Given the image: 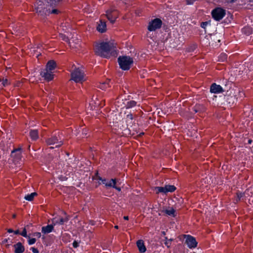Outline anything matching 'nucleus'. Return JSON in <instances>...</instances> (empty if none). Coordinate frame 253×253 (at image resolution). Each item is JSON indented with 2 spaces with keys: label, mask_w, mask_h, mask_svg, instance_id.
<instances>
[{
  "label": "nucleus",
  "mask_w": 253,
  "mask_h": 253,
  "mask_svg": "<svg viewBox=\"0 0 253 253\" xmlns=\"http://www.w3.org/2000/svg\"><path fill=\"white\" fill-rule=\"evenodd\" d=\"M96 54L104 58H109L111 56L115 57L117 52L115 44L111 42H102L96 43L94 47Z\"/></svg>",
  "instance_id": "obj_1"
},
{
  "label": "nucleus",
  "mask_w": 253,
  "mask_h": 253,
  "mask_svg": "<svg viewBox=\"0 0 253 253\" xmlns=\"http://www.w3.org/2000/svg\"><path fill=\"white\" fill-rule=\"evenodd\" d=\"M45 0H37L35 4V9L38 14L43 17L48 15L50 13L51 8L49 7V5L44 3Z\"/></svg>",
  "instance_id": "obj_2"
},
{
  "label": "nucleus",
  "mask_w": 253,
  "mask_h": 253,
  "mask_svg": "<svg viewBox=\"0 0 253 253\" xmlns=\"http://www.w3.org/2000/svg\"><path fill=\"white\" fill-rule=\"evenodd\" d=\"M71 80L74 81L76 83H82L85 81L84 73L79 68H75L71 74Z\"/></svg>",
  "instance_id": "obj_3"
},
{
  "label": "nucleus",
  "mask_w": 253,
  "mask_h": 253,
  "mask_svg": "<svg viewBox=\"0 0 253 253\" xmlns=\"http://www.w3.org/2000/svg\"><path fill=\"white\" fill-rule=\"evenodd\" d=\"M118 62L123 70H126L130 68V65L132 63L133 60L129 57L123 56L119 57Z\"/></svg>",
  "instance_id": "obj_4"
},
{
  "label": "nucleus",
  "mask_w": 253,
  "mask_h": 253,
  "mask_svg": "<svg viewBox=\"0 0 253 253\" xmlns=\"http://www.w3.org/2000/svg\"><path fill=\"white\" fill-rule=\"evenodd\" d=\"M106 16L112 24L114 23L116 19L118 17L119 14L117 10L109 9L106 12Z\"/></svg>",
  "instance_id": "obj_5"
},
{
  "label": "nucleus",
  "mask_w": 253,
  "mask_h": 253,
  "mask_svg": "<svg viewBox=\"0 0 253 253\" xmlns=\"http://www.w3.org/2000/svg\"><path fill=\"white\" fill-rule=\"evenodd\" d=\"M162 22L161 19L158 18L154 19L149 22L148 29L150 31H155L156 29L161 27Z\"/></svg>",
  "instance_id": "obj_6"
},
{
  "label": "nucleus",
  "mask_w": 253,
  "mask_h": 253,
  "mask_svg": "<svg viewBox=\"0 0 253 253\" xmlns=\"http://www.w3.org/2000/svg\"><path fill=\"white\" fill-rule=\"evenodd\" d=\"M212 16L216 21L221 20L225 14V11L221 8H216L212 11Z\"/></svg>",
  "instance_id": "obj_7"
},
{
  "label": "nucleus",
  "mask_w": 253,
  "mask_h": 253,
  "mask_svg": "<svg viewBox=\"0 0 253 253\" xmlns=\"http://www.w3.org/2000/svg\"><path fill=\"white\" fill-rule=\"evenodd\" d=\"M185 236L186 237L185 243L189 248H194L197 247V242L195 238L190 235H185Z\"/></svg>",
  "instance_id": "obj_8"
},
{
  "label": "nucleus",
  "mask_w": 253,
  "mask_h": 253,
  "mask_svg": "<svg viewBox=\"0 0 253 253\" xmlns=\"http://www.w3.org/2000/svg\"><path fill=\"white\" fill-rule=\"evenodd\" d=\"M21 148H19L13 150L11 152V156L13 158L14 162H18L21 158Z\"/></svg>",
  "instance_id": "obj_9"
},
{
  "label": "nucleus",
  "mask_w": 253,
  "mask_h": 253,
  "mask_svg": "<svg viewBox=\"0 0 253 253\" xmlns=\"http://www.w3.org/2000/svg\"><path fill=\"white\" fill-rule=\"evenodd\" d=\"M46 143L48 145H54L57 144L55 147H59L63 144L62 141H58V139L56 136H53L51 138H48L46 140Z\"/></svg>",
  "instance_id": "obj_10"
},
{
  "label": "nucleus",
  "mask_w": 253,
  "mask_h": 253,
  "mask_svg": "<svg viewBox=\"0 0 253 253\" xmlns=\"http://www.w3.org/2000/svg\"><path fill=\"white\" fill-rule=\"evenodd\" d=\"M41 75L48 81L52 80L53 78V75L52 74V72L46 70L41 72Z\"/></svg>",
  "instance_id": "obj_11"
},
{
  "label": "nucleus",
  "mask_w": 253,
  "mask_h": 253,
  "mask_svg": "<svg viewBox=\"0 0 253 253\" xmlns=\"http://www.w3.org/2000/svg\"><path fill=\"white\" fill-rule=\"evenodd\" d=\"M70 219V216L69 215H66V216L65 217V218H60L59 220H56V218H53L52 219V222L53 225H55L57 224H60V225H63L64 224V222L68 221Z\"/></svg>",
  "instance_id": "obj_12"
},
{
  "label": "nucleus",
  "mask_w": 253,
  "mask_h": 253,
  "mask_svg": "<svg viewBox=\"0 0 253 253\" xmlns=\"http://www.w3.org/2000/svg\"><path fill=\"white\" fill-rule=\"evenodd\" d=\"M15 250V253H23L25 251V248L22 245V243L18 242L13 246Z\"/></svg>",
  "instance_id": "obj_13"
},
{
  "label": "nucleus",
  "mask_w": 253,
  "mask_h": 253,
  "mask_svg": "<svg viewBox=\"0 0 253 253\" xmlns=\"http://www.w3.org/2000/svg\"><path fill=\"white\" fill-rule=\"evenodd\" d=\"M211 91L213 93H219L223 91L222 88L219 85H217L215 83L212 84L211 87Z\"/></svg>",
  "instance_id": "obj_14"
},
{
  "label": "nucleus",
  "mask_w": 253,
  "mask_h": 253,
  "mask_svg": "<svg viewBox=\"0 0 253 253\" xmlns=\"http://www.w3.org/2000/svg\"><path fill=\"white\" fill-rule=\"evenodd\" d=\"M97 30L101 33L105 32L106 30V22L102 20H100L97 27Z\"/></svg>",
  "instance_id": "obj_15"
},
{
  "label": "nucleus",
  "mask_w": 253,
  "mask_h": 253,
  "mask_svg": "<svg viewBox=\"0 0 253 253\" xmlns=\"http://www.w3.org/2000/svg\"><path fill=\"white\" fill-rule=\"evenodd\" d=\"M136 244H137V246L138 248L139 251L141 253H143L146 252V247L144 245V242L142 240H138Z\"/></svg>",
  "instance_id": "obj_16"
},
{
  "label": "nucleus",
  "mask_w": 253,
  "mask_h": 253,
  "mask_svg": "<svg viewBox=\"0 0 253 253\" xmlns=\"http://www.w3.org/2000/svg\"><path fill=\"white\" fill-rule=\"evenodd\" d=\"M54 225L53 223L51 225H48L46 226L42 227V231L44 234H47L50 233L54 229Z\"/></svg>",
  "instance_id": "obj_17"
},
{
  "label": "nucleus",
  "mask_w": 253,
  "mask_h": 253,
  "mask_svg": "<svg viewBox=\"0 0 253 253\" xmlns=\"http://www.w3.org/2000/svg\"><path fill=\"white\" fill-rule=\"evenodd\" d=\"M116 179H111L109 182L106 183V186L109 187H113V188L116 189L118 191H121V188L119 187H117L116 185Z\"/></svg>",
  "instance_id": "obj_18"
},
{
  "label": "nucleus",
  "mask_w": 253,
  "mask_h": 253,
  "mask_svg": "<svg viewBox=\"0 0 253 253\" xmlns=\"http://www.w3.org/2000/svg\"><path fill=\"white\" fill-rule=\"evenodd\" d=\"M56 67V63L53 60L49 61L46 64V70L52 71Z\"/></svg>",
  "instance_id": "obj_19"
},
{
  "label": "nucleus",
  "mask_w": 253,
  "mask_h": 253,
  "mask_svg": "<svg viewBox=\"0 0 253 253\" xmlns=\"http://www.w3.org/2000/svg\"><path fill=\"white\" fill-rule=\"evenodd\" d=\"M206 110L205 107L201 104H197L194 107V111L195 113H201L204 112Z\"/></svg>",
  "instance_id": "obj_20"
},
{
  "label": "nucleus",
  "mask_w": 253,
  "mask_h": 253,
  "mask_svg": "<svg viewBox=\"0 0 253 253\" xmlns=\"http://www.w3.org/2000/svg\"><path fill=\"white\" fill-rule=\"evenodd\" d=\"M30 136L33 140H36L38 138V132L37 130H32L30 133Z\"/></svg>",
  "instance_id": "obj_21"
},
{
  "label": "nucleus",
  "mask_w": 253,
  "mask_h": 253,
  "mask_svg": "<svg viewBox=\"0 0 253 253\" xmlns=\"http://www.w3.org/2000/svg\"><path fill=\"white\" fill-rule=\"evenodd\" d=\"M60 1V0H49L48 2H47V4H49V7L53 8V7H55V6Z\"/></svg>",
  "instance_id": "obj_22"
},
{
  "label": "nucleus",
  "mask_w": 253,
  "mask_h": 253,
  "mask_svg": "<svg viewBox=\"0 0 253 253\" xmlns=\"http://www.w3.org/2000/svg\"><path fill=\"white\" fill-rule=\"evenodd\" d=\"M166 192H172L176 189V187L174 185H167L165 186Z\"/></svg>",
  "instance_id": "obj_23"
},
{
  "label": "nucleus",
  "mask_w": 253,
  "mask_h": 253,
  "mask_svg": "<svg viewBox=\"0 0 253 253\" xmlns=\"http://www.w3.org/2000/svg\"><path fill=\"white\" fill-rule=\"evenodd\" d=\"M37 195V193L36 192H34L31 193V194L27 195L25 196V199L28 201H33L34 197Z\"/></svg>",
  "instance_id": "obj_24"
},
{
  "label": "nucleus",
  "mask_w": 253,
  "mask_h": 253,
  "mask_svg": "<svg viewBox=\"0 0 253 253\" xmlns=\"http://www.w3.org/2000/svg\"><path fill=\"white\" fill-rule=\"evenodd\" d=\"M162 212L166 213L167 214H168L169 215H171L173 216H175V215H174L175 211L173 209H171L169 210H163L162 211Z\"/></svg>",
  "instance_id": "obj_25"
},
{
  "label": "nucleus",
  "mask_w": 253,
  "mask_h": 253,
  "mask_svg": "<svg viewBox=\"0 0 253 253\" xmlns=\"http://www.w3.org/2000/svg\"><path fill=\"white\" fill-rule=\"evenodd\" d=\"M133 115L131 114H128L126 117V122L130 125L132 124Z\"/></svg>",
  "instance_id": "obj_26"
},
{
  "label": "nucleus",
  "mask_w": 253,
  "mask_h": 253,
  "mask_svg": "<svg viewBox=\"0 0 253 253\" xmlns=\"http://www.w3.org/2000/svg\"><path fill=\"white\" fill-rule=\"evenodd\" d=\"M156 189L158 190L157 193H166L165 186V187H156Z\"/></svg>",
  "instance_id": "obj_27"
},
{
  "label": "nucleus",
  "mask_w": 253,
  "mask_h": 253,
  "mask_svg": "<svg viewBox=\"0 0 253 253\" xmlns=\"http://www.w3.org/2000/svg\"><path fill=\"white\" fill-rule=\"evenodd\" d=\"M136 103L134 101H130L127 102V104L126 106V108H129L133 106H134L136 105Z\"/></svg>",
  "instance_id": "obj_28"
},
{
  "label": "nucleus",
  "mask_w": 253,
  "mask_h": 253,
  "mask_svg": "<svg viewBox=\"0 0 253 253\" xmlns=\"http://www.w3.org/2000/svg\"><path fill=\"white\" fill-rule=\"evenodd\" d=\"M243 32L246 35H250L252 33V30L249 27H246L243 29Z\"/></svg>",
  "instance_id": "obj_29"
},
{
  "label": "nucleus",
  "mask_w": 253,
  "mask_h": 253,
  "mask_svg": "<svg viewBox=\"0 0 253 253\" xmlns=\"http://www.w3.org/2000/svg\"><path fill=\"white\" fill-rule=\"evenodd\" d=\"M250 193H252V192L251 191H250V189H248L246 190L244 192V196H245V199H246L247 198H248L250 196Z\"/></svg>",
  "instance_id": "obj_30"
},
{
  "label": "nucleus",
  "mask_w": 253,
  "mask_h": 253,
  "mask_svg": "<svg viewBox=\"0 0 253 253\" xmlns=\"http://www.w3.org/2000/svg\"><path fill=\"white\" fill-rule=\"evenodd\" d=\"M219 58H220V60L221 61H224L227 59V55L225 53H221L220 55Z\"/></svg>",
  "instance_id": "obj_31"
},
{
  "label": "nucleus",
  "mask_w": 253,
  "mask_h": 253,
  "mask_svg": "<svg viewBox=\"0 0 253 253\" xmlns=\"http://www.w3.org/2000/svg\"><path fill=\"white\" fill-rule=\"evenodd\" d=\"M1 80L0 79V82H1ZM2 84L3 86H5L9 84L8 81L7 79H2Z\"/></svg>",
  "instance_id": "obj_32"
},
{
  "label": "nucleus",
  "mask_w": 253,
  "mask_h": 253,
  "mask_svg": "<svg viewBox=\"0 0 253 253\" xmlns=\"http://www.w3.org/2000/svg\"><path fill=\"white\" fill-rule=\"evenodd\" d=\"M58 12L59 11L57 9H55V8H54V7H53V8H51V10H50V13L58 14Z\"/></svg>",
  "instance_id": "obj_33"
},
{
  "label": "nucleus",
  "mask_w": 253,
  "mask_h": 253,
  "mask_svg": "<svg viewBox=\"0 0 253 253\" xmlns=\"http://www.w3.org/2000/svg\"><path fill=\"white\" fill-rule=\"evenodd\" d=\"M59 36L62 39V40L66 41V42H68V39L64 35H63L62 34H60L59 35Z\"/></svg>",
  "instance_id": "obj_34"
},
{
  "label": "nucleus",
  "mask_w": 253,
  "mask_h": 253,
  "mask_svg": "<svg viewBox=\"0 0 253 253\" xmlns=\"http://www.w3.org/2000/svg\"><path fill=\"white\" fill-rule=\"evenodd\" d=\"M242 195L239 194V192L237 193V197L236 198V202H238L239 201L241 200Z\"/></svg>",
  "instance_id": "obj_35"
},
{
  "label": "nucleus",
  "mask_w": 253,
  "mask_h": 253,
  "mask_svg": "<svg viewBox=\"0 0 253 253\" xmlns=\"http://www.w3.org/2000/svg\"><path fill=\"white\" fill-rule=\"evenodd\" d=\"M21 235L24 237H27V231L26 228H24L22 232L21 233Z\"/></svg>",
  "instance_id": "obj_36"
},
{
  "label": "nucleus",
  "mask_w": 253,
  "mask_h": 253,
  "mask_svg": "<svg viewBox=\"0 0 253 253\" xmlns=\"http://www.w3.org/2000/svg\"><path fill=\"white\" fill-rule=\"evenodd\" d=\"M36 241V240L35 238H32L30 239L28 242L30 245H32L34 244Z\"/></svg>",
  "instance_id": "obj_37"
},
{
  "label": "nucleus",
  "mask_w": 253,
  "mask_h": 253,
  "mask_svg": "<svg viewBox=\"0 0 253 253\" xmlns=\"http://www.w3.org/2000/svg\"><path fill=\"white\" fill-rule=\"evenodd\" d=\"M209 24L208 22H204L201 23V27L203 28H205L206 26Z\"/></svg>",
  "instance_id": "obj_38"
},
{
  "label": "nucleus",
  "mask_w": 253,
  "mask_h": 253,
  "mask_svg": "<svg viewBox=\"0 0 253 253\" xmlns=\"http://www.w3.org/2000/svg\"><path fill=\"white\" fill-rule=\"evenodd\" d=\"M165 244L166 246H167V247L168 248H169L170 246L171 245V243L169 241H166L165 242Z\"/></svg>",
  "instance_id": "obj_39"
},
{
  "label": "nucleus",
  "mask_w": 253,
  "mask_h": 253,
  "mask_svg": "<svg viewBox=\"0 0 253 253\" xmlns=\"http://www.w3.org/2000/svg\"><path fill=\"white\" fill-rule=\"evenodd\" d=\"M33 235L34 236L37 237L38 238H40L41 236V233H40V232H36V233H34Z\"/></svg>",
  "instance_id": "obj_40"
},
{
  "label": "nucleus",
  "mask_w": 253,
  "mask_h": 253,
  "mask_svg": "<svg viewBox=\"0 0 253 253\" xmlns=\"http://www.w3.org/2000/svg\"><path fill=\"white\" fill-rule=\"evenodd\" d=\"M31 250H32V252L34 253H39V251L36 248H31Z\"/></svg>",
  "instance_id": "obj_41"
},
{
  "label": "nucleus",
  "mask_w": 253,
  "mask_h": 253,
  "mask_svg": "<svg viewBox=\"0 0 253 253\" xmlns=\"http://www.w3.org/2000/svg\"><path fill=\"white\" fill-rule=\"evenodd\" d=\"M106 84H107V83H104L102 84L101 85V86H100V88H101V89H105V88L106 87L105 86V85H106Z\"/></svg>",
  "instance_id": "obj_42"
},
{
  "label": "nucleus",
  "mask_w": 253,
  "mask_h": 253,
  "mask_svg": "<svg viewBox=\"0 0 253 253\" xmlns=\"http://www.w3.org/2000/svg\"><path fill=\"white\" fill-rule=\"evenodd\" d=\"M98 179H99V180H102V183H103L104 184H105V185H106V183H107V182H106V179H102L101 178V177H98Z\"/></svg>",
  "instance_id": "obj_43"
},
{
  "label": "nucleus",
  "mask_w": 253,
  "mask_h": 253,
  "mask_svg": "<svg viewBox=\"0 0 253 253\" xmlns=\"http://www.w3.org/2000/svg\"><path fill=\"white\" fill-rule=\"evenodd\" d=\"M73 246L74 248H77V247H78V242H77L76 241H74V243H73Z\"/></svg>",
  "instance_id": "obj_44"
},
{
  "label": "nucleus",
  "mask_w": 253,
  "mask_h": 253,
  "mask_svg": "<svg viewBox=\"0 0 253 253\" xmlns=\"http://www.w3.org/2000/svg\"><path fill=\"white\" fill-rule=\"evenodd\" d=\"M239 194L242 195L241 199L242 200H244L245 199V196H244V193H240L239 192Z\"/></svg>",
  "instance_id": "obj_45"
},
{
  "label": "nucleus",
  "mask_w": 253,
  "mask_h": 253,
  "mask_svg": "<svg viewBox=\"0 0 253 253\" xmlns=\"http://www.w3.org/2000/svg\"><path fill=\"white\" fill-rule=\"evenodd\" d=\"M7 232L8 233H12V232H14V231L12 229H7Z\"/></svg>",
  "instance_id": "obj_46"
},
{
  "label": "nucleus",
  "mask_w": 253,
  "mask_h": 253,
  "mask_svg": "<svg viewBox=\"0 0 253 253\" xmlns=\"http://www.w3.org/2000/svg\"><path fill=\"white\" fill-rule=\"evenodd\" d=\"M8 242V240L7 239H4L2 242V244H5L6 243H7Z\"/></svg>",
  "instance_id": "obj_47"
},
{
  "label": "nucleus",
  "mask_w": 253,
  "mask_h": 253,
  "mask_svg": "<svg viewBox=\"0 0 253 253\" xmlns=\"http://www.w3.org/2000/svg\"><path fill=\"white\" fill-rule=\"evenodd\" d=\"M15 234H19V231L18 230H17L13 232Z\"/></svg>",
  "instance_id": "obj_48"
},
{
  "label": "nucleus",
  "mask_w": 253,
  "mask_h": 253,
  "mask_svg": "<svg viewBox=\"0 0 253 253\" xmlns=\"http://www.w3.org/2000/svg\"><path fill=\"white\" fill-rule=\"evenodd\" d=\"M124 219L125 220H128V216H125L124 217Z\"/></svg>",
  "instance_id": "obj_49"
},
{
  "label": "nucleus",
  "mask_w": 253,
  "mask_h": 253,
  "mask_svg": "<svg viewBox=\"0 0 253 253\" xmlns=\"http://www.w3.org/2000/svg\"><path fill=\"white\" fill-rule=\"evenodd\" d=\"M179 203H181L183 201V200L181 198H180V199H179Z\"/></svg>",
  "instance_id": "obj_50"
},
{
  "label": "nucleus",
  "mask_w": 253,
  "mask_h": 253,
  "mask_svg": "<svg viewBox=\"0 0 253 253\" xmlns=\"http://www.w3.org/2000/svg\"><path fill=\"white\" fill-rule=\"evenodd\" d=\"M252 141V140L251 139H249V140H248V142H249V143H251Z\"/></svg>",
  "instance_id": "obj_51"
},
{
  "label": "nucleus",
  "mask_w": 253,
  "mask_h": 253,
  "mask_svg": "<svg viewBox=\"0 0 253 253\" xmlns=\"http://www.w3.org/2000/svg\"><path fill=\"white\" fill-rule=\"evenodd\" d=\"M16 214H13V215H12V217L13 218H15L16 217Z\"/></svg>",
  "instance_id": "obj_52"
},
{
  "label": "nucleus",
  "mask_w": 253,
  "mask_h": 253,
  "mask_svg": "<svg viewBox=\"0 0 253 253\" xmlns=\"http://www.w3.org/2000/svg\"><path fill=\"white\" fill-rule=\"evenodd\" d=\"M173 239H169V241L170 243H171V242L172 241H173Z\"/></svg>",
  "instance_id": "obj_53"
},
{
  "label": "nucleus",
  "mask_w": 253,
  "mask_h": 253,
  "mask_svg": "<svg viewBox=\"0 0 253 253\" xmlns=\"http://www.w3.org/2000/svg\"><path fill=\"white\" fill-rule=\"evenodd\" d=\"M63 213L65 215V216H66V215H68L65 211H63Z\"/></svg>",
  "instance_id": "obj_54"
},
{
  "label": "nucleus",
  "mask_w": 253,
  "mask_h": 253,
  "mask_svg": "<svg viewBox=\"0 0 253 253\" xmlns=\"http://www.w3.org/2000/svg\"><path fill=\"white\" fill-rule=\"evenodd\" d=\"M165 241H169V239H168V238H167V237H166L165 238Z\"/></svg>",
  "instance_id": "obj_55"
},
{
  "label": "nucleus",
  "mask_w": 253,
  "mask_h": 253,
  "mask_svg": "<svg viewBox=\"0 0 253 253\" xmlns=\"http://www.w3.org/2000/svg\"><path fill=\"white\" fill-rule=\"evenodd\" d=\"M115 227L116 229H118V227H118V226L116 225V226H115V227Z\"/></svg>",
  "instance_id": "obj_56"
},
{
  "label": "nucleus",
  "mask_w": 253,
  "mask_h": 253,
  "mask_svg": "<svg viewBox=\"0 0 253 253\" xmlns=\"http://www.w3.org/2000/svg\"><path fill=\"white\" fill-rule=\"evenodd\" d=\"M162 233L163 235H165V234H166V233H165V231H163V232H162Z\"/></svg>",
  "instance_id": "obj_57"
},
{
  "label": "nucleus",
  "mask_w": 253,
  "mask_h": 253,
  "mask_svg": "<svg viewBox=\"0 0 253 253\" xmlns=\"http://www.w3.org/2000/svg\"><path fill=\"white\" fill-rule=\"evenodd\" d=\"M9 244H7V245H6V247L7 248H8V247H9Z\"/></svg>",
  "instance_id": "obj_58"
},
{
  "label": "nucleus",
  "mask_w": 253,
  "mask_h": 253,
  "mask_svg": "<svg viewBox=\"0 0 253 253\" xmlns=\"http://www.w3.org/2000/svg\"><path fill=\"white\" fill-rule=\"evenodd\" d=\"M50 149H53V148H54V147L51 146V147H50Z\"/></svg>",
  "instance_id": "obj_59"
},
{
  "label": "nucleus",
  "mask_w": 253,
  "mask_h": 253,
  "mask_svg": "<svg viewBox=\"0 0 253 253\" xmlns=\"http://www.w3.org/2000/svg\"><path fill=\"white\" fill-rule=\"evenodd\" d=\"M218 42H220V40H218Z\"/></svg>",
  "instance_id": "obj_60"
},
{
  "label": "nucleus",
  "mask_w": 253,
  "mask_h": 253,
  "mask_svg": "<svg viewBox=\"0 0 253 253\" xmlns=\"http://www.w3.org/2000/svg\"><path fill=\"white\" fill-rule=\"evenodd\" d=\"M252 151L253 152V149H252Z\"/></svg>",
  "instance_id": "obj_61"
}]
</instances>
